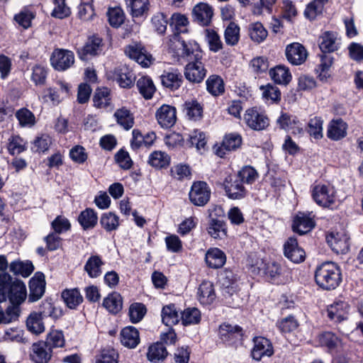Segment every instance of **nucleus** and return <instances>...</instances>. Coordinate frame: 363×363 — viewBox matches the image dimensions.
Masks as SVG:
<instances>
[{
	"mask_svg": "<svg viewBox=\"0 0 363 363\" xmlns=\"http://www.w3.org/2000/svg\"><path fill=\"white\" fill-rule=\"evenodd\" d=\"M218 281L225 303L231 308L239 307L242 303V298L239 294L238 281L234 273L225 269L219 274Z\"/></svg>",
	"mask_w": 363,
	"mask_h": 363,
	"instance_id": "nucleus-1",
	"label": "nucleus"
},
{
	"mask_svg": "<svg viewBox=\"0 0 363 363\" xmlns=\"http://www.w3.org/2000/svg\"><path fill=\"white\" fill-rule=\"evenodd\" d=\"M315 281L324 290L336 289L342 281L339 266L333 262H325L318 265L315 272Z\"/></svg>",
	"mask_w": 363,
	"mask_h": 363,
	"instance_id": "nucleus-2",
	"label": "nucleus"
},
{
	"mask_svg": "<svg viewBox=\"0 0 363 363\" xmlns=\"http://www.w3.org/2000/svg\"><path fill=\"white\" fill-rule=\"evenodd\" d=\"M48 316L55 317V308L50 302L44 301L40 306L38 312L33 311L28 316L26 320L28 330L35 335L43 333L45 330L43 318Z\"/></svg>",
	"mask_w": 363,
	"mask_h": 363,
	"instance_id": "nucleus-3",
	"label": "nucleus"
},
{
	"mask_svg": "<svg viewBox=\"0 0 363 363\" xmlns=\"http://www.w3.org/2000/svg\"><path fill=\"white\" fill-rule=\"evenodd\" d=\"M172 43L174 45L179 57L189 62L201 60L202 57L201 51L196 42H186L180 36L175 35Z\"/></svg>",
	"mask_w": 363,
	"mask_h": 363,
	"instance_id": "nucleus-4",
	"label": "nucleus"
},
{
	"mask_svg": "<svg viewBox=\"0 0 363 363\" xmlns=\"http://www.w3.org/2000/svg\"><path fill=\"white\" fill-rule=\"evenodd\" d=\"M312 197L318 206L329 208L336 203L337 192L332 184L320 183L313 188Z\"/></svg>",
	"mask_w": 363,
	"mask_h": 363,
	"instance_id": "nucleus-5",
	"label": "nucleus"
},
{
	"mask_svg": "<svg viewBox=\"0 0 363 363\" xmlns=\"http://www.w3.org/2000/svg\"><path fill=\"white\" fill-rule=\"evenodd\" d=\"M0 295L5 300L8 297L10 301L13 304H21L26 298V287L24 283L20 280L12 281L9 280L6 287V290L0 289Z\"/></svg>",
	"mask_w": 363,
	"mask_h": 363,
	"instance_id": "nucleus-6",
	"label": "nucleus"
},
{
	"mask_svg": "<svg viewBox=\"0 0 363 363\" xmlns=\"http://www.w3.org/2000/svg\"><path fill=\"white\" fill-rule=\"evenodd\" d=\"M243 120L246 125L253 130H263L269 125V119L267 114L255 107L245 111Z\"/></svg>",
	"mask_w": 363,
	"mask_h": 363,
	"instance_id": "nucleus-7",
	"label": "nucleus"
},
{
	"mask_svg": "<svg viewBox=\"0 0 363 363\" xmlns=\"http://www.w3.org/2000/svg\"><path fill=\"white\" fill-rule=\"evenodd\" d=\"M74 62V53L68 50L55 49L50 57L51 65L57 71H65L69 69L73 65Z\"/></svg>",
	"mask_w": 363,
	"mask_h": 363,
	"instance_id": "nucleus-8",
	"label": "nucleus"
},
{
	"mask_svg": "<svg viewBox=\"0 0 363 363\" xmlns=\"http://www.w3.org/2000/svg\"><path fill=\"white\" fill-rule=\"evenodd\" d=\"M350 238L344 232H331L326 235V241L336 254H345L350 249Z\"/></svg>",
	"mask_w": 363,
	"mask_h": 363,
	"instance_id": "nucleus-9",
	"label": "nucleus"
},
{
	"mask_svg": "<svg viewBox=\"0 0 363 363\" xmlns=\"http://www.w3.org/2000/svg\"><path fill=\"white\" fill-rule=\"evenodd\" d=\"M211 190L204 182H196L191 188L189 199L195 206H203L210 199Z\"/></svg>",
	"mask_w": 363,
	"mask_h": 363,
	"instance_id": "nucleus-10",
	"label": "nucleus"
},
{
	"mask_svg": "<svg viewBox=\"0 0 363 363\" xmlns=\"http://www.w3.org/2000/svg\"><path fill=\"white\" fill-rule=\"evenodd\" d=\"M226 195L231 199H241L247 194V190L236 175L228 176L223 182Z\"/></svg>",
	"mask_w": 363,
	"mask_h": 363,
	"instance_id": "nucleus-11",
	"label": "nucleus"
},
{
	"mask_svg": "<svg viewBox=\"0 0 363 363\" xmlns=\"http://www.w3.org/2000/svg\"><path fill=\"white\" fill-rule=\"evenodd\" d=\"M125 52L130 59L134 60L144 67H149L152 61V55L139 43H133L126 47Z\"/></svg>",
	"mask_w": 363,
	"mask_h": 363,
	"instance_id": "nucleus-12",
	"label": "nucleus"
},
{
	"mask_svg": "<svg viewBox=\"0 0 363 363\" xmlns=\"http://www.w3.org/2000/svg\"><path fill=\"white\" fill-rule=\"evenodd\" d=\"M52 350L44 341L34 342L31 346L30 357L34 363H48L52 357Z\"/></svg>",
	"mask_w": 363,
	"mask_h": 363,
	"instance_id": "nucleus-13",
	"label": "nucleus"
},
{
	"mask_svg": "<svg viewBox=\"0 0 363 363\" xmlns=\"http://www.w3.org/2000/svg\"><path fill=\"white\" fill-rule=\"evenodd\" d=\"M253 342L251 355L255 360L259 361L264 357H270L273 354V347L268 339L263 337H255L253 339Z\"/></svg>",
	"mask_w": 363,
	"mask_h": 363,
	"instance_id": "nucleus-14",
	"label": "nucleus"
},
{
	"mask_svg": "<svg viewBox=\"0 0 363 363\" xmlns=\"http://www.w3.org/2000/svg\"><path fill=\"white\" fill-rule=\"evenodd\" d=\"M315 221L312 213L298 212L294 218L292 228L299 235L310 232L315 227Z\"/></svg>",
	"mask_w": 363,
	"mask_h": 363,
	"instance_id": "nucleus-15",
	"label": "nucleus"
},
{
	"mask_svg": "<svg viewBox=\"0 0 363 363\" xmlns=\"http://www.w3.org/2000/svg\"><path fill=\"white\" fill-rule=\"evenodd\" d=\"M156 119L163 128H170L176 123V108L172 106L164 104L156 111Z\"/></svg>",
	"mask_w": 363,
	"mask_h": 363,
	"instance_id": "nucleus-16",
	"label": "nucleus"
},
{
	"mask_svg": "<svg viewBox=\"0 0 363 363\" xmlns=\"http://www.w3.org/2000/svg\"><path fill=\"white\" fill-rule=\"evenodd\" d=\"M102 39L93 35L88 38L85 45L77 50L79 57L82 60H88L89 57L98 55L101 51Z\"/></svg>",
	"mask_w": 363,
	"mask_h": 363,
	"instance_id": "nucleus-17",
	"label": "nucleus"
},
{
	"mask_svg": "<svg viewBox=\"0 0 363 363\" xmlns=\"http://www.w3.org/2000/svg\"><path fill=\"white\" fill-rule=\"evenodd\" d=\"M193 21L202 26L210 24L213 11L211 6L206 3H199L192 9Z\"/></svg>",
	"mask_w": 363,
	"mask_h": 363,
	"instance_id": "nucleus-18",
	"label": "nucleus"
},
{
	"mask_svg": "<svg viewBox=\"0 0 363 363\" xmlns=\"http://www.w3.org/2000/svg\"><path fill=\"white\" fill-rule=\"evenodd\" d=\"M219 336L223 342L228 345H234L242 339V328L238 325L223 324L219 328Z\"/></svg>",
	"mask_w": 363,
	"mask_h": 363,
	"instance_id": "nucleus-19",
	"label": "nucleus"
},
{
	"mask_svg": "<svg viewBox=\"0 0 363 363\" xmlns=\"http://www.w3.org/2000/svg\"><path fill=\"white\" fill-rule=\"evenodd\" d=\"M307 55L306 48L298 43H291L286 48V57L292 65H301L306 61Z\"/></svg>",
	"mask_w": 363,
	"mask_h": 363,
	"instance_id": "nucleus-20",
	"label": "nucleus"
},
{
	"mask_svg": "<svg viewBox=\"0 0 363 363\" xmlns=\"http://www.w3.org/2000/svg\"><path fill=\"white\" fill-rule=\"evenodd\" d=\"M206 74V70L200 60L189 62L184 69V76L190 82L200 83Z\"/></svg>",
	"mask_w": 363,
	"mask_h": 363,
	"instance_id": "nucleus-21",
	"label": "nucleus"
},
{
	"mask_svg": "<svg viewBox=\"0 0 363 363\" xmlns=\"http://www.w3.org/2000/svg\"><path fill=\"white\" fill-rule=\"evenodd\" d=\"M284 252L286 257L294 263H300L305 259V252L298 245L294 238H289L284 245Z\"/></svg>",
	"mask_w": 363,
	"mask_h": 363,
	"instance_id": "nucleus-22",
	"label": "nucleus"
},
{
	"mask_svg": "<svg viewBox=\"0 0 363 363\" xmlns=\"http://www.w3.org/2000/svg\"><path fill=\"white\" fill-rule=\"evenodd\" d=\"M279 128L286 130H291L293 134H301L303 132L301 123L296 116L282 112L277 119Z\"/></svg>",
	"mask_w": 363,
	"mask_h": 363,
	"instance_id": "nucleus-23",
	"label": "nucleus"
},
{
	"mask_svg": "<svg viewBox=\"0 0 363 363\" xmlns=\"http://www.w3.org/2000/svg\"><path fill=\"white\" fill-rule=\"evenodd\" d=\"M45 288V277L42 273H36L30 280L28 296L29 302L38 301L44 294Z\"/></svg>",
	"mask_w": 363,
	"mask_h": 363,
	"instance_id": "nucleus-24",
	"label": "nucleus"
},
{
	"mask_svg": "<svg viewBox=\"0 0 363 363\" xmlns=\"http://www.w3.org/2000/svg\"><path fill=\"white\" fill-rule=\"evenodd\" d=\"M347 124L342 118L333 119L328 123L327 137L334 141L342 140L347 135Z\"/></svg>",
	"mask_w": 363,
	"mask_h": 363,
	"instance_id": "nucleus-25",
	"label": "nucleus"
},
{
	"mask_svg": "<svg viewBox=\"0 0 363 363\" xmlns=\"http://www.w3.org/2000/svg\"><path fill=\"white\" fill-rule=\"evenodd\" d=\"M349 305L343 301H335L328 308V316L335 322H341L347 318Z\"/></svg>",
	"mask_w": 363,
	"mask_h": 363,
	"instance_id": "nucleus-26",
	"label": "nucleus"
},
{
	"mask_svg": "<svg viewBox=\"0 0 363 363\" xmlns=\"http://www.w3.org/2000/svg\"><path fill=\"white\" fill-rule=\"evenodd\" d=\"M162 85L172 91L178 89L183 82V77L177 69L164 71L161 75Z\"/></svg>",
	"mask_w": 363,
	"mask_h": 363,
	"instance_id": "nucleus-27",
	"label": "nucleus"
},
{
	"mask_svg": "<svg viewBox=\"0 0 363 363\" xmlns=\"http://www.w3.org/2000/svg\"><path fill=\"white\" fill-rule=\"evenodd\" d=\"M205 260L209 267L218 269L225 264L226 262V255L219 248L213 247L207 250Z\"/></svg>",
	"mask_w": 363,
	"mask_h": 363,
	"instance_id": "nucleus-28",
	"label": "nucleus"
},
{
	"mask_svg": "<svg viewBox=\"0 0 363 363\" xmlns=\"http://www.w3.org/2000/svg\"><path fill=\"white\" fill-rule=\"evenodd\" d=\"M269 76L276 84L287 85L291 81L292 76L289 69L282 65H279L270 69Z\"/></svg>",
	"mask_w": 363,
	"mask_h": 363,
	"instance_id": "nucleus-29",
	"label": "nucleus"
},
{
	"mask_svg": "<svg viewBox=\"0 0 363 363\" xmlns=\"http://www.w3.org/2000/svg\"><path fill=\"white\" fill-rule=\"evenodd\" d=\"M319 48L324 52H332L337 50L338 43L335 33L326 31L323 33L318 40Z\"/></svg>",
	"mask_w": 363,
	"mask_h": 363,
	"instance_id": "nucleus-30",
	"label": "nucleus"
},
{
	"mask_svg": "<svg viewBox=\"0 0 363 363\" xmlns=\"http://www.w3.org/2000/svg\"><path fill=\"white\" fill-rule=\"evenodd\" d=\"M121 342L128 348H135L140 342L138 330L133 326L124 328L121 332Z\"/></svg>",
	"mask_w": 363,
	"mask_h": 363,
	"instance_id": "nucleus-31",
	"label": "nucleus"
},
{
	"mask_svg": "<svg viewBox=\"0 0 363 363\" xmlns=\"http://www.w3.org/2000/svg\"><path fill=\"white\" fill-rule=\"evenodd\" d=\"M115 79L120 86L130 88L133 85L135 76L127 67L122 66L115 69Z\"/></svg>",
	"mask_w": 363,
	"mask_h": 363,
	"instance_id": "nucleus-32",
	"label": "nucleus"
},
{
	"mask_svg": "<svg viewBox=\"0 0 363 363\" xmlns=\"http://www.w3.org/2000/svg\"><path fill=\"white\" fill-rule=\"evenodd\" d=\"M198 298L203 305L213 303L216 298V294L213 284L209 281H203L198 289Z\"/></svg>",
	"mask_w": 363,
	"mask_h": 363,
	"instance_id": "nucleus-33",
	"label": "nucleus"
},
{
	"mask_svg": "<svg viewBox=\"0 0 363 363\" xmlns=\"http://www.w3.org/2000/svg\"><path fill=\"white\" fill-rule=\"evenodd\" d=\"M127 8L130 9V14L133 18L147 16L149 7V0H125Z\"/></svg>",
	"mask_w": 363,
	"mask_h": 363,
	"instance_id": "nucleus-34",
	"label": "nucleus"
},
{
	"mask_svg": "<svg viewBox=\"0 0 363 363\" xmlns=\"http://www.w3.org/2000/svg\"><path fill=\"white\" fill-rule=\"evenodd\" d=\"M104 262L99 255H91L84 264V269L90 278H97L102 274Z\"/></svg>",
	"mask_w": 363,
	"mask_h": 363,
	"instance_id": "nucleus-35",
	"label": "nucleus"
},
{
	"mask_svg": "<svg viewBox=\"0 0 363 363\" xmlns=\"http://www.w3.org/2000/svg\"><path fill=\"white\" fill-rule=\"evenodd\" d=\"M189 21L185 15L181 13H174L171 17L170 26L173 28L174 35L170 40L174 42V37L175 35L179 36L181 33H186L188 32Z\"/></svg>",
	"mask_w": 363,
	"mask_h": 363,
	"instance_id": "nucleus-36",
	"label": "nucleus"
},
{
	"mask_svg": "<svg viewBox=\"0 0 363 363\" xmlns=\"http://www.w3.org/2000/svg\"><path fill=\"white\" fill-rule=\"evenodd\" d=\"M113 116L117 123L125 130H130L134 125V117L125 107L117 109Z\"/></svg>",
	"mask_w": 363,
	"mask_h": 363,
	"instance_id": "nucleus-37",
	"label": "nucleus"
},
{
	"mask_svg": "<svg viewBox=\"0 0 363 363\" xmlns=\"http://www.w3.org/2000/svg\"><path fill=\"white\" fill-rule=\"evenodd\" d=\"M78 221L84 230L92 229L97 224V213L94 209L87 208L80 213Z\"/></svg>",
	"mask_w": 363,
	"mask_h": 363,
	"instance_id": "nucleus-38",
	"label": "nucleus"
},
{
	"mask_svg": "<svg viewBox=\"0 0 363 363\" xmlns=\"http://www.w3.org/2000/svg\"><path fill=\"white\" fill-rule=\"evenodd\" d=\"M136 86L140 94L145 99H150L156 91L155 86L152 79L147 76H143L138 79Z\"/></svg>",
	"mask_w": 363,
	"mask_h": 363,
	"instance_id": "nucleus-39",
	"label": "nucleus"
},
{
	"mask_svg": "<svg viewBox=\"0 0 363 363\" xmlns=\"http://www.w3.org/2000/svg\"><path fill=\"white\" fill-rule=\"evenodd\" d=\"M242 143V138L238 133H230L226 135L223 140L222 145L217 151V155L220 157H223L225 152H223V149L231 151L238 148Z\"/></svg>",
	"mask_w": 363,
	"mask_h": 363,
	"instance_id": "nucleus-40",
	"label": "nucleus"
},
{
	"mask_svg": "<svg viewBox=\"0 0 363 363\" xmlns=\"http://www.w3.org/2000/svg\"><path fill=\"white\" fill-rule=\"evenodd\" d=\"M10 271L15 275L23 277H29L34 270V266L30 261L15 260L9 264Z\"/></svg>",
	"mask_w": 363,
	"mask_h": 363,
	"instance_id": "nucleus-41",
	"label": "nucleus"
},
{
	"mask_svg": "<svg viewBox=\"0 0 363 363\" xmlns=\"http://www.w3.org/2000/svg\"><path fill=\"white\" fill-rule=\"evenodd\" d=\"M208 233L214 239H223L227 235V228L224 221L211 218L207 228Z\"/></svg>",
	"mask_w": 363,
	"mask_h": 363,
	"instance_id": "nucleus-42",
	"label": "nucleus"
},
{
	"mask_svg": "<svg viewBox=\"0 0 363 363\" xmlns=\"http://www.w3.org/2000/svg\"><path fill=\"white\" fill-rule=\"evenodd\" d=\"M170 163V157L164 152L156 150L148 158V164L156 169L166 168Z\"/></svg>",
	"mask_w": 363,
	"mask_h": 363,
	"instance_id": "nucleus-43",
	"label": "nucleus"
},
{
	"mask_svg": "<svg viewBox=\"0 0 363 363\" xmlns=\"http://www.w3.org/2000/svg\"><path fill=\"white\" fill-rule=\"evenodd\" d=\"M62 298L71 309L75 308L83 301V297L77 289H65L62 293Z\"/></svg>",
	"mask_w": 363,
	"mask_h": 363,
	"instance_id": "nucleus-44",
	"label": "nucleus"
},
{
	"mask_svg": "<svg viewBox=\"0 0 363 363\" xmlns=\"http://www.w3.org/2000/svg\"><path fill=\"white\" fill-rule=\"evenodd\" d=\"M162 320L167 326H172L179 323V311L174 304L165 306L162 310Z\"/></svg>",
	"mask_w": 363,
	"mask_h": 363,
	"instance_id": "nucleus-45",
	"label": "nucleus"
},
{
	"mask_svg": "<svg viewBox=\"0 0 363 363\" xmlns=\"http://www.w3.org/2000/svg\"><path fill=\"white\" fill-rule=\"evenodd\" d=\"M103 306L110 313L116 314L122 309V297L118 293L113 292L104 298Z\"/></svg>",
	"mask_w": 363,
	"mask_h": 363,
	"instance_id": "nucleus-46",
	"label": "nucleus"
},
{
	"mask_svg": "<svg viewBox=\"0 0 363 363\" xmlns=\"http://www.w3.org/2000/svg\"><path fill=\"white\" fill-rule=\"evenodd\" d=\"M320 344L326 347L330 352L338 350L342 346V340L331 332L323 333L319 338Z\"/></svg>",
	"mask_w": 363,
	"mask_h": 363,
	"instance_id": "nucleus-47",
	"label": "nucleus"
},
{
	"mask_svg": "<svg viewBox=\"0 0 363 363\" xmlns=\"http://www.w3.org/2000/svg\"><path fill=\"white\" fill-rule=\"evenodd\" d=\"M100 225L106 232L116 230L120 225L119 217L113 212H106L100 218Z\"/></svg>",
	"mask_w": 363,
	"mask_h": 363,
	"instance_id": "nucleus-48",
	"label": "nucleus"
},
{
	"mask_svg": "<svg viewBox=\"0 0 363 363\" xmlns=\"http://www.w3.org/2000/svg\"><path fill=\"white\" fill-rule=\"evenodd\" d=\"M207 91L213 96H217L224 93V82L218 75L210 76L206 82Z\"/></svg>",
	"mask_w": 363,
	"mask_h": 363,
	"instance_id": "nucleus-49",
	"label": "nucleus"
},
{
	"mask_svg": "<svg viewBox=\"0 0 363 363\" xmlns=\"http://www.w3.org/2000/svg\"><path fill=\"white\" fill-rule=\"evenodd\" d=\"M167 356V351L162 343L157 342L148 348L147 357L152 362L162 361Z\"/></svg>",
	"mask_w": 363,
	"mask_h": 363,
	"instance_id": "nucleus-50",
	"label": "nucleus"
},
{
	"mask_svg": "<svg viewBox=\"0 0 363 363\" xmlns=\"http://www.w3.org/2000/svg\"><path fill=\"white\" fill-rule=\"evenodd\" d=\"M262 90V96L267 102L277 103L281 100V91L279 89L272 84L262 85L260 86Z\"/></svg>",
	"mask_w": 363,
	"mask_h": 363,
	"instance_id": "nucleus-51",
	"label": "nucleus"
},
{
	"mask_svg": "<svg viewBox=\"0 0 363 363\" xmlns=\"http://www.w3.org/2000/svg\"><path fill=\"white\" fill-rule=\"evenodd\" d=\"M323 121L320 117L311 118L308 123L307 131L309 135L315 140H320L323 137Z\"/></svg>",
	"mask_w": 363,
	"mask_h": 363,
	"instance_id": "nucleus-52",
	"label": "nucleus"
},
{
	"mask_svg": "<svg viewBox=\"0 0 363 363\" xmlns=\"http://www.w3.org/2000/svg\"><path fill=\"white\" fill-rule=\"evenodd\" d=\"M249 34L253 41L259 43L267 38L268 33L261 23L255 22L249 26Z\"/></svg>",
	"mask_w": 363,
	"mask_h": 363,
	"instance_id": "nucleus-53",
	"label": "nucleus"
},
{
	"mask_svg": "<svg viewBox=\"0 0 363 363\" xmlns=\"http://www.w3.org/2000/svg\"><path fill=\"white\" fill-rule=\"evenodd\" d=\"M16 117L22 127L31 128L35 124V117L34 114L28 108H22L16 113Z\"/></svg>",
	"mask_w": 363,
	"mask_h": 363,
	"instance_id": "nucleus-54",
	"label": "nucleus"
},
{
	"mask_svg": "<svg viewBox=\"0 0 363 363\" xmlns=\"http://www.w3.org/2000/svg\"><path fill=\"white\" fill-rule=\"evenodd\" d=\"M205 39L210 50L216 52L223 48V43L220 38L215 30L206 29L205 30Z\"/></svg>",
	"mask_w": 363,
	"mask_h": 363,
	"instance_id": "nucleus-55",
	"label": "nucleus"
},
{
	"mask_svg": "<svg viewBox=\"0 0 363 363\" xmlns=\"http://www.w3.org/2000/svg\"><path fill=\"white\" fill-rule=\"evenodd\" d=\"M235 175L242 182V183L247 184L254 183L258 177L257 170L251 166L243 167Z\"/></svg>",
	"mask_w": 363,
	"mask_h": 363,
	"instance_id": "nucleus-56",
	"label": "nucleus"
},
{
	"mask_svg": "<svg viewBox=\"0 0 363 363\" xmlns=\"http://www.w3.org/2000/svg\"><path fill=\"white\" fill-rule=\"evenodd\" d=\"M182 321L183 325H194L201 320V312L196 308H188L182 313Z\"/></svg>",
	"mask_w": 363,
	"mask_h": 363,
	"instance_id": "nucleus-57",
	"label": "nucleus"
},
{
	"mask_svg": "<svg viewBox=\"0 0 363 363\" xmlns=\"http://www.w3.org/2000/svg\"><path fill=\"white\" fill-rule=\"evenodd\" d=\"M108 21L113 27L118 28L124 22L123 11L120 7L111 8L107 12Z\"/></svg>",
	"mask_w": 363,
	"mask_h": 363,
	"instance_id": "nucleus-58",
	"label": "nucleus"
},
{
	"mask_svg": "<svg viewBox=\"0 0 363 363\" xmlns=\"http://www.w3.org/2000/svg\"><path fill=\"white\" fill-rule=\"evenodd\" d=\"M225 40L229 45H235L238 43L240 38V28L233 22L230 23L225 30Z\"/></svg>",
	"mask_w": 363,
	"mask_h": 363,
	"instance_id": "nucleus-59",
	"label": "nucleus"
},
{
	"mask_svg": "<svg viewBox=\"0 0 363 363\" xmlns=\"http://www.w3.org/2000/svg\"><path fill=\"white\" fill-rule=\"evenodd\" d=\"M146 313V308L144 304L135 303L130 305L129 308L130 320L133 323L140 322Z\"/></svg>",
	"mask_w": 363,
	"mask_h": 363,
	"instance_id": "nucleus-60",
	"label": "nucleus"
},
{
	"mask_svg": "<svg viewBox=\"0 0 363 363\" xmlns=\"http://www.w3.org/2000/svg\"><path fill=\"white\" fill-rule=\"evenodd\" d=\"M184 106L186 115L190 119L196 121L201 118L203 108L196 101H186Z\"/></svg>",
	"mask_w": 363,
	"mask_h": 363,
	"instance_id": "nucleus-61",
	"label": "nucleus"
},
{
	"mask_svg": "<svg viewBox=\"0 0 363 363\" xmlns=\"http://www.w3.org/2000/svg\"><path fill=\"white\" fill-rule=\"evenodd\" d=\"M48 345L50 347L51 350L54 347H62L65 345V337L62 331L52 330L48 335L46 341Z\"/></svg>",
	"mask_w": 363,
	"mask_h": 363,
	"instance_id": "nucleus-62",
	"label": "nucleus"
},
{
	"mask_svg": "<svg viewBox=\"0 0 363 363\" xmlns=\"http://www.w3.org/2000/svg\"><path fill=\"white\" fill-rule=\"evenodd\" d=\"M55 7L51 13L52 16L62 19L69 16L70 9L67 6L65 0H53Z\"/></svg>",
	"mask_w": 363,
	"mask_h": 363,
	"instance_id": "nucleus-63",
	"label": "nucleus"
},
{
	"mask_svg": "<svg viewBox=\"0 0 363 363\" xmlns=\"http://www.w3.org/2000/svg\"><path fill=\"white\" fill-rule=\"evenodd\" d=\"M94 104L97 108L106 107L109 104V90L107 88L99 89L94 96Z\"/></svg>",
	"mask_w": 363,
	"mask_h": 363,
	"instance_id": "nucleus-64",
	"label": "nucleus"
}]
</instances>
